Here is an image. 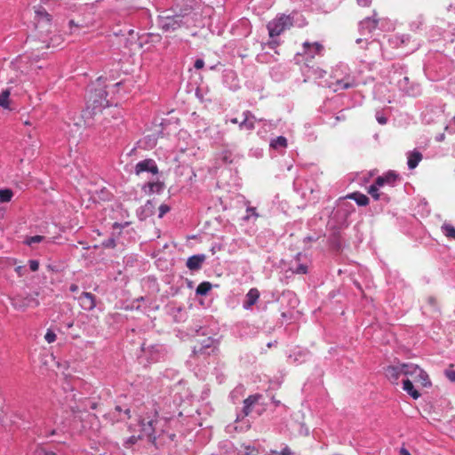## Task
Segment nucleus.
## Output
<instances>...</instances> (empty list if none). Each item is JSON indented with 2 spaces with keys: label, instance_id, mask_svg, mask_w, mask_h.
<instances>
[{
  "label": "nucleus",
  "instance_id": "obj_1",
  "mask_svg": "<svg viewBox=\"0 0 455 455\" xmlns=\"http://www.w3.org/2000/svg\"><path fill=\"white\" fill-rule=\"evenodd\" d=\"M293 26V18L291 15L281 14L267 23L270 37L281 35L284 30Z\"/></svg>",
  "mask_w": 455,
  "mask_h": 455
},
{
  "label": "nucleus",
  "instance_id": "obj_2",
  "mask_svg": "<svg viewBox=\"0 0 455 455\" xmlns=\"http://www.w3.org/2000/svg\"><path fill=\"white\" fill-rule=\"evenodd\" d=\"M35 26L41 34H48L52 28V15L41 5L34 6Z\"/></svg>",
  "mask_w": 455,
  "mask_h": 455
},
{
  "label": "nucleus",
  "instance_id": "obj_3",
  "mask_svg": "<svg viewBox=\"0 0 455 455\" xmlns=\"http://www.w3.org/2000/svg\"><path fill=\"white\" fill-rule=\"evenodd\" d=\"M405 376L411 378L415 382L424 387L432 386L428 374L417 364L408 363L405 366Z\"/></svg>",
  "mask_w": 455,
  "mask_h": 455
},
{
  "label": "nucleus",
  "instance_id": "obj_4",
  "mask_svg": "<svg viewBox=\"0 0 455 455\" xmlns=\"http://www.w3.org/2000/svg\"><path fill=\"white\" fill-rule=\"evenodd\" d=\"M37 296L38 292L27 294L26 296L17 295L12 299V306L15 309L22 312L28 307H36L40 304Z\"/></svg>",
  "mask_w": 455,
  "mask_h": 455
},
{
  "label": "nucleus",
  "instance_id": "obj_5",
  "mask_svg": "<svg viewBox=\"0 0 455 455\" xmlns=\"http://www.w3.org/2000/svg\"><path fill=\"white\" fill-rule=\"evenodd\" d=\"M106 97L107 93L103 91H100L99 94H95L90 98V105L88 108H92L93 115L100 113L103 108L109 106Z\"/></svg>",
  "mask_w": 455,
  "mask_h": 455
},
{
  "label": "nucleus",
  "instance_id": "obj_6",
  "mask_svg": "<svg viewBox=\"0 0 455 455\" xmlns=\"http://www.w3.org/2000/svg\"><path fill=\"white\" fill-rule=\"evenodd\" d=\"M188 21V16L175 15L172 17H166L162 20V28L164 31H174L180 28L183 24Z\"/></svg>",
  "mask_w": 455,
  "mask_h": 455
},
{
  "label": "nucleus",
  "instance_id": "obj_7",
  "mask_svg": "<svg viewBox=\"0 0 455 455\" xmlns=\"http://www.w3.org/2000/svg\"><path fill=\"white\" fill-rule=\"evenodd\" d=\"M406 364L407 363H403L399 365H390L387 367L385 370V375L387 378V379L391 383L397 385L400 376H405Z\"/></svg>",
  "mask_w": 455,
  "mask_h": 455
},
{
  "label": "nucleus",
  "instance_id": "obj_8",
  "mask_svg": "<svg viewBox=\"0 0 455 455\" xmlns=\"http://www.w3.org/2000/svg\"><path fill=\"white\" fill-rule=\"evenodd\" d=\"M323 49V45L320 43L315 42L311 44L309 42H305L303 44V52L299 54L307 56V60H308V59L313 60L315 54L321 55Z\"/></svg>",
  "mask_w": 455,
  "mask_h": 455
},
{
  "label": "nucleus",
  "instance_id": "obj_9",
  "mask_svg": "<svg viewBox=\"0 0 455 455\" xmlns=\"http://www.w3.org/2000/svg\"><path fill=\"white\" fill-rule=\"evenodd\" d=\"M78 300L84 310L91 311L96 307L95 296L91 292H82L78 298Z\"/></svg>",
  "mask_w": 455,
  "mask_h": 455
},
{
  "label": "nucleus",
  "instance_id": "obj_10",
  "mask_svg": "<svg viewBox=\"0 0 455 455\" xmlns=\"http://www.w3.org/2000/svg\"><path fill=\"white\" fill-rule=\"evenodd\" d=\"M135 172L138 175L143 172H149L153 174H156L158 172V168L154 160L145 159L136 164Z\"/></svg>",
  "mask_w": 455,
  "mask_h": 455
},
{
  "label": "nucleus",
  "instance_id": "obj_11",
  "mask_svg": "<svg viewBox=\"0 0 455 455\" xmlns=\"http://www.w3.org/2000/svg\"><path fill=\"white\" fill-rule=\"evenodd\" d=\"M356 85V83L354 78L350 76H346L343 79H338L335 83L329 85L334 92H338L339 90H347L349 88H353Z\"/></svg>",
  "mask_w": 455,
  "mask_h": 455
},
{
  "label": "nucleus",
  "instance_id": "obj_12",
  "mask_svg": "<svg viewBox=\"0 0 455 455\" xmlns=\"http://www.w3.org/2000/svg\"><path fill=\"white\" fill-rule=\"evenodd\" d=\"M398 180V175L394 172H388L386 174L382 176H379L375 182L377 185H379L380 188L384 187L385 185L394 186L395 181Z\"/></svg>",
  "mask_w": 455,
  "mask_h": 455
},
{
  "label": "nucleus",
  "instance_id": "obj_13",
  "mask_svg": "<svg viewBox=\"0 0 455 455\" xmlns=\"http://www.w3.org/2000/svg\"><path fill=\"white\" fill-rule=\"evenodd\" d=\"M205 259L206 257L204 254L193 255L188 259L186 266L191 271L198 270L201 268Z\"/></svg>",
  "mask_w": 455,
  "mask_h": 455
},
{
  "label": "nucleus",
  "instance_id": "obj_14",
  "mask_svg": "<svg viewBox=\"0 0 455 455\" xmlns=\"http://www.w3.org/2000/svg\"><path fill=\"white\" fill-rule=\"evenodd\" d=\"M259 298V291L257 288H251L249 290L245 296V300L243 302V307L245 309L251 308L253 305L256 304Z\"/></svg>",
  "mask_w": 455,
  "mask_h": 455
},
{
  "label": "nucleus",
  "instance_id": "obj_15",
  "mask_svg": "<svg viewBox=\"0 0 455 455\" xmlns=\"http://www.w3.org/2000/svg\"><path fill=\"white\" fill-rule=\"evenodd\" d=\"M403 388L408 395H410L413 399H418L420 396V393L414 388L412 381L407 378L403 382Z\"/></svg>",
  "mask_w": 455,
  "mask_h": 455
},
{
  "label": "nucleus",
  "instance_id": "obj_16",
  "mask_svg": "<svg viewBox=\"0 0 455 455\" xmlns=\"http://www.w3.org/2000/svg\"><path fill=\"white\" fill-rule=\"evenodd\" d=\"M259 398V395H250L243 401V412L244 416H248L251 413L252 406L258 402Z\"/></svg>",
  "mask_w": 455,
  "mask_h": 455
},
{
  "label": "nucleus",
  "instance_id": "obj_17",
  "mask_svg": "<svg viewBox=\"0 0 455 455\" xmlns=\"http://www.w3.org/2000/svg\"><path fill=\"white\" fill-rule=\"evenodd\" d=\"M422 160V154L419 151L411 152L408 156V167L412 170L415 169L419 163Z\"/></svg>",
  "mask_w": 455,
  "mask_h": 455
},
{
  "label": "nucleus",
  "instance_id": "obj_18",
  "mask_svg": "<svg viewBox=\"0 0 455 455\" xmlns=\"http://www.w3.org/2000/svg\"><path fill=\"white\" fill-rule=\"evenodd\" d=\"M347 198L353 199L360 206H366L369 204V198L359 192H355L347 196Z\"/></svg>",
  "mask_w": 455,
  "mask_h": 455
},
{
  "label": "nucleus",
  "instance_id": "obj_19",
  "mask_svg": "<svg viewBox=\"0 0 455 455\" xmlns=\"http://www.w3.org/2000/svg\"><path fill=\"white\" fill-rule=\"evenodd\" d=\"M287 145V139L283 136H278L270 141V148L275 150L279 148H286Z\"/></svg>",
  "mask_w": 455,
  "mask_h": 455
},
{
  "label": "nucleus",
  "instance_id": "obj_20",
  "mask_svg": "<svg viewBox=\"0 0 455 455\" xmlns=\"http://www.w3.org/2000/svg\"><path fill=\"white\" fill-rule=\"evenodd\" d=\"M363 29H367L369 33L374 30L378 26V20L376 19L366 18L361 22Z\"/></svg>",
  "mask_w": 455,
  "mask_h": 455
},
{
  "label": "nucleus",
  "instance_id": "obj_21",
  "mask_svg": "<svg viewBox=\"0 0 455 455\" xmlns=\"http://www.w3.org/2000/svg\"><path fill=\"white\" fill-rule=\"evenodd\" d=\"M244 118L240 123L239 126L241 129L245 128L247 130H253L254 129V123L250 120V116H251L250 111H246L243 113Z\"/></svg>",
  "mask_w": 455,
  "mask_h": 455
},
{
  "label": "nucleus",
  "instance_id": "obj_22",
  "mask_svg": "<svg viewBox=\"0 0 455 455\" xmlns=\"http://www.w3.org/2000/svg\"><path fill=\"white\" fill-rule=\"evenodd\" d=\"M212 287V285L211 283L202 282L197 286L196 292L197 295L204 296L211 291Z\"/></svg>",
  "mask_w": 455,
  "mask_h": 455
},
{
  "label": "nucleus",
  "instance_id": "obj_23",
  "mask_svg": "<svg viewBox=\"0 0 455 455\" xmlns=\"http://www.w3.org/2000/svg\"><path fill=\"white\" fill-rule=\"evenodd\" d=\"M11 94L10 89H5L0 93V107L9 108V97Z\"/></svg>",
  "mask_w": 455,
  "mask_h": 455
},
{
  "label": "nucleus",
  "instance_id": "obj_24",
  "mask_svg": "<svg viewBox=\"0 0 455 455\" xmlns=\"http://www.w3.org/2000/svg\"><path fill=\"white\" fill-rule=\"evenodd\" d=\"M442 231L446 237L455 240V228L452 225L444 223L442 226Z\"/></svg>",
  "mask_w": 455,
  "mask_h": 455
},
{
  "label": "nucleus",
  "instance_id": "obj_25",
  "mask_svg": "<svg viewBox=\"0 0 455 455\" xmlns=\"http://www.w3.org/2000/svg\"><path fill=\"white\" fill-rule=\"evenodd\" d=\"M13 196V192L9 189H2L0 190V202L1 203H8L12 200Z\"/></svg>",
  "mask_w": 455,
  "mask_h": 455
},
{
  "label": "nucleus",
  "instance_id": "obj_26",
  "mask_svg": "<svg viewBox=\"0 0 455 455\" xmlns=\"http://www.w3.org/2000/svg\"><path fill=\"white\" fill-rule=\"evenodd\" d=\"M84 28L83 26L76 24L73 20L68 22V33L69 35H77L79 34V30Z\"/></svg>",
  "mask_w": 455,
  "mask_h": 455
},
{
  "label": "nucleus",
  "instance_id": "obj_27",
  "mask_svg": "<svg viewBox=\"0 0 455 455\" xmlns=\"http://www.w3.org/2000/svg\"><path fill=\"white\" fill-rule=\"evenodd\" d=\"M141 438V435H131L130 437L128 438H124L123 437V441H124V445L127 448L131 447L132 445H133L134 443H137V441L139 439Z\"/></svg>",
  "mask_w": 455,
  "mask_h": 455
},
{
  "label": "nucleus",
  "instance_id": "obj_28",
  "mask_svg": "<svg viewBox=\"0 0 455 455\" xmlns=\"http://www.w3.org/2000/svg\"><path fill=\"white\" fill-rule=\"evenodd\" d=\"M379 186L376 184V182H374V184L371 185L370 188H368V193L375 199V200H378L379 199Z\"/></svg>",
  "mask_w": 455,
  "mask_h": 455
},
{
  "label": "nucleus",
  "instance_id": "obj_29",
  "mask_svg": "<svg viewBox=\"0 0 455 455\" xmlns=\"http://www.w3.org/2000/svg\"><path fill=\"white\" fill-rule=\"evenodd\" d=\"M44 239V236L37 235L28 237L25 241V243L31 246L34 243H41Z\"/></svg>",
  "mask_w": 455,
  "mask_h": 455
},
{
  "label": "nucleus",
  "instance_id": "obj_30",
  "mask_svg": "<svg viewBox=\"0 0 455 455\" xmlns=\"http://www.w3.org/2000/svg\"><path fill=\"white\" fill-rule=\"evenodd\" d=\"M152 425H153V420H148L147 422V424L145 423L144 420L141 421V427L143 428V431L148 435H152V433H153V427H152Z\"/></svg>",
  "mask_w": 455,
  "mask_h": 455
},
{
  "label": "nucleus",
  "instance_id": "obj_31",
  "mask_svg": "<svg viewBox=\"0 0 455 455\" xmlns=\"http://www.w3.org/2000/svg\"><path fill=\"white\" fill-rule=\"evenodd\" d=\"M56 334L51 331V330H48L47 332L45 333L44 335V339L50 344V343H52L56 340Z\"/></svg>",
  "mask_w": 455,
  "mask_h": 455
},
{
  "label": "nucleus",
  "instance_id": "obj_32",
  "mask_svg": "<svg viewBox=\"0 0 455 455\" xmlns=\"http://www.w3.org/2000/svg\"><path fill=\"white\" fill-rule=\"evenodd\" d=\"M28 264H29V267H30L31 271L36 272L38 270L39 262L37 260L31 259L28 261Z\"/></svg>",
  "mask_w": 455,
  "mask_h": 455
},
{
  "label": "nucleus",
  "instance_id": "obj_33",
  "mask_svg": "<svg viewBox=\"0 0 455 455\" xmlns=\"http://www.w3.org/2000/svg\"><path fill=\"white\" fill-rule=\"evenodd\" d=\"M170 211V207L166 204H162L159 207V217L162 218L165 213Z\"/></svg>",
  "mask_w": 455,
  "mask_h": 455
},
{
  "label": "nucleus",
  "instance_id": "obj_34",
  "mask_svg": "<svg viewBox=\"0 0 455 455\" xmlns=\"http://www.w3.org/2000/svg\"><path fill=\"white\" fill-rule=\"evenodd\" d=\"M246 212H247V215L245 217L246 220H248L251 215L258 217L256 208H254V207H248Z\"/></svg>",
  "mask_w": 455,
  "mask_h": 455
},
{
  "label": "nucleus",
  "instance_id": "obj_35",
  "mask_svg": "<svg viewBox=\"0 0 455 455\" xmlns=\"http://www.w3.org/2000/svg\"><path fill=\"white\" fill-rule=\"evenodd\" d=\"M445 376L452 382H455V371L447 370L445 371Z\"/></svg>",
  "mask_w": 455,
  "mask_h": 455
},
{
  "label": "nucleus",
  "instance_id": "obj_36",
  "mask_svg": "<svg viewBox=\"0 0 455 455\" xmlns=\"http://www.w3.org/2000/svg\"><path fill=\"white\" fill-rule=\"evenodd\" d=\"M294 272L296 274H306L307 272V267L305 265H299Z\"/></svg>",
  "mask_w": 455,
  "mask_h": 455
},
{
  "label": "nucleus",
  "instance_id": "obj_37",
  "mask_svg": "<svg viewBox=\"0 0 455 455\" xmlns=\"http://www.w3.org/2000/svg\"><path fill=\"white\" fill-rule=\"evenodd\" d=\"M15 272L18 274L19 276H23L25 275L26 269L23 266H18L15 267Z\"/></svg>",
  "mask_w": 455,
  "mask_h": 455
},
{
  "label": "nucleus",
  "instance_id": "obj_38",
  "mask_svg": "<svg viewBox=\"0 0 455 455\" xmlns=\"http://www.w3.org/2000/svg\"><path fill=\"white\" fill-rule=\"evenodd\" d=\"M204 66V61L201 59H197L196 61H195V64H194V67L196 68V69H201L203 68Z\"/></svg>",
  "mask_w": 455,
  "mask_h": 455
},
{
  "label": "nucleus",
  "instance_id": "obj_39",
  "mask_svg": "<svg viewBox=\"0 0 455 455\" xmlns=\"http://www.w3.org/2000/svg\"><path fill=\"white\" fill-rule=\"evenodd\" d=\"M244 455H259V453L255 448L247 447V451Z\"/></svg>",
  "mask_w": 455,
  "mask_h": 455
},
{
  "label": "nucleus",
  "instance_id": "obj_40",
  "mask_svg": "<svg viewBox=\"0 0 455 455\" xmlns=\"http://www.w3.org/2000/svg\"><path fill=\"white\" fill-rule=\"evenodd\" d=\"M346 118V115L343 113V111H340L339 115L335 116L336 122L345 121Z\"/></svg>",
  "mask_w": 455,
  "mask_h": 455
},
{
  "label": "nucleus",
  "instance_id": "obj_41",
  "mask_svg": "<svg viewBox=\"0 0 455 455\" xmlns=\"http://www.w3.org/2000/svg\"><path fill=\"white\" fill-rule=\"evenodd\" d=\"M279 454H280V455H291V454H292V452H291V449H290L288 446H286V447H284V448L280 451V453H279Z\"/></svg>",
  "mask_w": 455,
  "mask_h": 455
},
{
  "label": "nucleus",
  "instance_id": "obj_42",
  "mask_svg": "<svg viewBox=\"0 0 455 455\" xmlns=\"http://www.w3.org/2000/svg\"><path fill=\"white\" fill-rule=\"evenodd\" d=\"M132 39H133V40L130 41V42H129V44H128V47H130V48H131V50L132 49V46H133V45H139V46H140V43H138L137 39H136L134 36H132Z\"/></svg>",
  "mask_w": 455,
  "mask_h": 455
},
{
  "label": "nucleus",
  "instance_id": "obj_43",
  "mask_svg": "<svg viewBox=\"0 0 455 455\" xmlns=\"http://www.w3.org/2000/svg\"><path fill=\"white\" fill-rule=\"evenodd\" d=\"M400 455H411V453L409 452V451L407 449H405L404 447H402L400 449Z\"/></svg>",
  "mask_w": 455,
  "mask_h": 455
},
{
  "label": "nucleus",
  "instance_id": "obj_44",
  "mask_svg": "<svg viewBox=\"0 0 455 455\" xmlns=\"http://www.w3.org/2000/svg\"><path fill=\"white\" fill-rule=\"evenodd\" d=\"M69 290H70L72 292H76V291H78V286H77L76 284L73 283V284H71V285H70Z\"/></svg>",
  "mask_w": 455,
  "mask_h": 455
},
{
  "label": "nucleus",
  "instance_id": "obj_45",
  "mask_svg": "<svg viewBox=\"0 0 455 455\" xmlns=\"http://www.w3.org/2000/svg\"><path fill=\"white\" fill-rule=\"evenodd\" d=\"M42 452L44 453V455H57L55 452L51 451H46L44 449H42Z\"/></svg>",
  "mask_w": 455,
  "mask_h": 455
},
{
  "label": "nucleus",
  "instance_id": "obj_46",
  "mask_svg": "<svg viewBox=\"0 0 455 455\" xmlns=\"http://www.w3.org/2000/svg\"><path fill=\"white\" fill-rule=\"evenodd\" d=\"M326 72L323 69L318 70V76L323 77Z\"/></svg>",
  "mask_w": 455,
  "mask_h": 455
},
{
  "label": "nucleus",
  "instance_id": "obj_47",
  "mask_svg": "<svg viewBox=\"0 0 455 455\" xmlns=\"http://www.w3.org/2000/svg\"><path fill=\"white\" fill-rule=\"evenodd\" d=\"M99 404L97 403H92V405H91V408L92 410H96L98 408Z\"/></svg>",
  "mask_w": 455,
  "mask_h": 455
},
{
  "label": "nucleus",
  "instance_id": "obj_48",
  "mask_svg": "<svg viewBox=\"0 0 455 455\" xmlns=\"http://www.w3.org/2000/svg\"><path fill=\"white\" fill-rule=\"evenodd\" d=\"M378 120L382 124H386V118H384V117L379 118Z\"/></svg>",
  "mask_w": 455,
  "mask_h": 455
},
{
  "label": "nucleus",
  "instance_id": "obj_49",
  "mask_svg": "<svg viewBox=\"0 0 455 455\" xmlns=\"http://www.w3.org/2000/svg\"><path fill=\"white\" fill-rule=\"evenodd\" d=\"M230 122H231L232 124H240V123L238 122L237 118H232V119L230 120Z\"/></svg>",
  "mask_w": 455,
  "mask_h": 455
},
{
  "label": "nucleus",
  "instance_id": "obj_50",
  "mask_svg": "<svg viewBox=\"0 0 455 455\" xmlns=\"http://www.w3.org/2000/svg\"><path fill=\"white\" fill-rule=\"evenodd\" d=\"M269 44H270V46L273 48V47L276 46V45L278 44V43H277V42H275V41H273V42H271Z\"/></svg>",
  "mask_w": 455,
  "mask_h": 455
},
{
  "label": "nucleus",
  "instance_id": "obj_51",
  "mask_svg": "<svg viewBox=\"0 0 455 455\" xmlns=\"http://www.w3.org/2000/svg\"><path fill=\"white\" fill-rule=\"evenodd\" d=\"M207 344L205 345V347H211V343H212V340L210 339H207Z\"/></svg>",
  "mask_w": 455,
  "mask_h": 455
},
{
  "label": "nucleus",
  "instance_id": "obj_52",
  "mask_svg": "<svg viewBox=\"0 0 455 455\" xmlns=\"http://www.w3.org/2000/svg\"><path fill=\"white\" fill-rule=\"evenodd\" d=\"M124 413L127 415V417H128V418H130V417H131V415H130V409H126V410L124 411Z\"/></svg>",
  "mask_w": 455,
  "mask_h": 455
},
{
  "label": "nucleus",
  "instance_id": "obj_53",
  "mask_svg": "<svg viewBox=\"0 0 455 455\" xmlns=\"http://www.w3.org/2000/svg\"><path fill=\"white\" fill-rule=\"evenodd\" d=\"M223 161H224V162H226V163H228V156H227V155H225V156H223Z\"/></svg>",
  "mask_w": 455,
  "mask_h": 455
},
{
  "label": "nucleus",
  "instance_id": "obj_54",
  "mask_svg": "<svg viewBox=\"0 0 455 455\" xmlns=\"http://www.w3.org/2000/svg\"><path fill=\"white\" fill-rule=\"evenodd\" d=\"M116 410L118 411H121L120 406H116Z\"/></svg>",
  "mask_w": 455,
  "mask_h": 455
},
{
  "label": "nucleus",
  "instance_id": "obj_55",
  "mask_svg": "<svg viewBox=\"0 0 455 455\" xmlns=\"http://www.w3.org/2000/svg\"><path fill=\"white\" fill-rule=\"evenodd\" d=\"M55 433H56L55 430H52V431H51L50 435H55Z\"/></svg>",
  "mask_w": 455,
  "mask_h": 455
},
{
  "label": "nucleus",
  "instance_id": "obj_56",
  "mask_svg": "<svg viewBox=\"0 0 455 455\" xmlns=\"http://www.w3.org/2000/svg\"><path fill=\"white\" fill-rule=\"evenodd\" d=\"M25 124H26V125H29V124H30V123H29L28 121H26V122H25Z\"/></svg>",
  "mask_w": 455,
  "mask_h": 455
},
{
  "label": "nucleus",
  "instance_id": "obj_57",
  "mask_svg": "<svg viewBox=\"0 0 455 455\" xmlns=\"http://www.w3.org/2000/svg\"><path fill=\"white\" fill-rule=\"evenodd\" d=\"M271 453H273V454H276V453H277V451H271Z\"/></svg>",
  "mask_w": 455,
  "mask_h": 455
},
{
  "label": "nucleus",
  "instance_id": "obj_58",
  "mask_svg": "<svg viewBox=\"0 0 455 455\" xmlns=\"http://www.w3.org/2000/svg\"><path fill=\"white\" fill-rule=\"evenodd\" d=\"M453 124H455V116L453 117Z\"/></svg>",
  "mask_w": 455,
  "mask_h": 455
}]
</instances>
